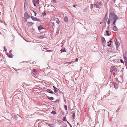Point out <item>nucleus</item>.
Masks as SVG:
<instances>
[{"label":"nucleus","mask_w":127,"mask_h":127,"mask_svg":"<svg viewBox=\"0 0 127 127\" xmlns=\"http://www.w3.org/2000/svg\"><path fill=\"white\" fill-rule=\"evenodd\" d=\"M118 19V18L113 12L110 13L109 14V18L108 20L107 23L108 24H110V20L111 21H114L113 24L114 25L115 24V23L116 20Z\"/></svg>","instance_id":"obj_1"},{"label":"nucleus","mask_w":127,"mask_h":127,"mask_svg":"<svg viewBox=\"0 0 127 127\" xmlns=\"http://www.w3.org/2000/svg\"><path fill=\"white\" fill-rule=\"evenodd\" d=\"M117 69L116 67L115 66H112L111 67L110 71V72H113L115 73L116 72Z\"/></svg>","instance_id":"obj_2"},{"label":"nucleus","mask_w":127,"mask_h":127,"mask_svg":"<svg viewBox=\"0 0 127 127\" xmlns=\"http://www.w3.org/2000/svg\"><path fill=\"white\" fill-rule=\"evenodd\" d=\"M24 17L25 19H27L31 17V16L27 12H26L24 13Z\"/></svg>","instance_id":"obj_3"},{"label":"nucleus","mask_w":127,"mask_h":127,"mask_svg":"<svg viewBox=\"0 0 127 127\" xmlns=\"http://www.w3.org/2000/svg\"><path fill=\"white\" fill-rule=\"evenodd\" d=\"M12 50H10L9 51V54L8 53H6V55L7 56L10 58H12L13 56V55L11 53Z\"/></svg>","instance_id":"obj_4"},{"label":"nucleus","mask_w":127,"mask_h":127,"mask_svg":"<svg viewBox=\"0 0 127 127\" xmlns=\"http://www.w3.org/2000/svg\"><path fill=\"white\" fill-rule=\"evenodd\" d=\"M32 2L35 6H36V4H37L39 3V0H33Z\"/></svg>","instance_id":"obj_5"},{"label":"nucleus","mask_w":127,"mask_h":127,"mask_svg":"<svg viewBox=\"0 0 127 127\" xmlns=\"http://www.w3.org/2000/svg\"><path fill=\"white\" fill-rule=\"evenodd\" d=\"M102 5V3L101 2H97L96 3V5L97 8L98 7H100V6Z\"/></svg>","instance_id":"obj_6"},{"label":"nucleus","mask_w":127,"mask_h":127,"mask_svg":"<svg viewBox=\"0 0 127 127\" xmlns=\"http://www.w3.org/2000/svg\"><path fill=\"white\" fill-rule=\"evenodd\" d=\"M32 19L34 21H40V19H37L36 17H34L33 16H32L31 17Z\"/></svg>","instance_id":"obj_7"},{"label":"nucleus","mask_w":127,"mask_h":127,"mask_svg":"<svg viewBox=\"0 0 127 127\" xmlns=\"http://www.w3.org/2000/svg\"><path fill=\"white\" fill-rule=\"evenodd\" d=\"M37 37L39 38L43 39L46 37V36L45 35H38Z\"/></svg>","instance_id":"obj_8"},{"label":"nucleus","mask_w":127,"mask_h":127,"mask_svg":"<svg viewBox=\"0 0 127 127\" xmlns=\"http://www.w3.org/2000/svg\"><path fill=\"white\" fill-rule=\"evenodd\" d=\"M38 29L39 31H40V30L44 29V28L42 27L41 25H40L38 27Z\"/></svg>","instance_id":"obj_9"},{"label":"nucleus","mask_w":127,"mask_h":127,"mask_svg":"<svg viewBox=\"0 0 127 127\" xmlns=\"http://www.w3.org/2000/svg\"><path fill=\"white\" fill-rule=\"evenodd\" d=\"M115 44L116 45L119 46V43L117 41V39L116 38H115Z\"/></svg>","instance_id":"obj_10"},{"label":"nucleus","mask_w":127,"mask_h":127,"mask_svg":"<svg viewBox=\"0 0 127 127\" xmlns=\"http://www.w3.org/2000/svg\"><path fill=\"white\" fill-rule=\"evenodd\" d=\"M107 17L106 15L104 18V19L103 20V21L105 23H106L107 22Z\"/></svg>","instance_id":"obj_11"},{"label":"nucleus","mask_w":127,"mask_h":127,"mask_svg":"<svg viewBox=\"0 0 127 127\" xmlns=\"http://www.w3.org/2000/svg\"><path fill=\"white\" fill-rule=\"evenodd\" d=\"M33 24L34 23L31 22H27L28 25V26H32Z\"/></svg>","instance_id":"obj_12"},{"label":"nucleus","mask_w":127,"mask_h":127,"mask_svg":"<svg viewBox=\"0 0 127 127\" xmlns=\"http://www.w3.org/2000/svg\"><path fill=\"white\" fill-rule=\"evenodd\" d=\"M32 73L34 75H35L36 74V69H33L32 71Z\"/></svg>","instance_id":"obj_13"},{"label":"nucleus","mask_w":127,"mask_h":127,"mask_svg":"<svg viewBox=\"0 0 127 127\" xmlns=\"http://www.w3.org/2000/svg\"><path fill=\"white\" fill-rule=\"evenodd\" d=\"M64 21L65 22H67L68 21V18L66 17H65L64 18Z\"/></svg>","instance_id":"obj_14"},{"label":"nucleus","mask_w":127,"mask_h":127,"mask_svg":"<svg viewBox=\"0 0 127 127\" xmlns=\"http://www.w3.org/2000/svg\"><path fill=\"white\" fill-rule=\"evenodd\" d=\"M47 97L49 99L51 100H53L54 99L53 97H49L48 96Z\"/></svg>","instance_id":"obj_15"},{"label":"nucleus","mask_w":127,"mask_h":127,"mask_svg":"<svg viewBox=\"0 0 127 127\" xmlns=\"http://www.w3.org/2000/svg\"><path fill=\"white\" fill-rule=\"evenodd\" d=\"M47 92L49 93H51L52 94H54V93L52 91H50L49 90H48L47 91Z\"/></svg>","instance_id":"obj_16"},{"label":"nucleus","mask_w":127,"mask_h":127,"mask_svg":"<svg viewBox=\"0 0 127 127\" xmlns=\"http://www.w3.org/2000/svg\"><path fill=\"white\" fill-rule=\"evenodd\" d=\"M118 85L117 84H114V87L116 89H117L118 87Z\"/></svg>","instance_id":"obj_17"},{"label":"nucleus","mask_w":127,"mask_h":127,"mask_svg":"<svg viewBox=\"0 0 127 127\" xmlns=\"http://www.w3.org/2000/svg\"><path fill=\"white\" fill-rule=\"evenodd\" d=\"M72 62H67L64 63V64H67V65H69L71 64Z\"/></svg>","instance_id":"obj_18"},{"label":"nucleus","mask_w":127,"mask_h":127,"mask_svg":"<svg viewBox=\"0 0 127 127\" xmlns=\"http://www.w3.org/2000/svg\"><path fill=\"white\" fill-rule=\"evenodd\" d=\"M113 29L115 31H117L118 30V28L116 26H115L114 27Z\"/></svg>","instance_id":"obj_19"},{"label":"nucleus","mask_w":127,"mask_h":127,"mask_svg":"<svg viewBox=\"0 0 127 127\" xmlns=\"http://www.w3.org/2000/svg\"><path fill=\"white\" fill-rule=\"evenodd\" d=\"M48 125L50 127H55V126L54 124H48Z\"/></svg>","instance_id":"obj_20"},{"label":"nucleus","mask_w":127,"mask_h":127,"mask_svg":"<svg viewBox=\"0 0 127 127\" xmlns=\"http://www.w3.org/2000/svg\"><path fill=\"white\" fill-rule=\"evenodd\" d=\"M19 117V116L18 114L14 115V117L16 120H17V118Z\"/></svg>","instance_id":"obj_21"},{"label":"nucleus","mask_w":127,"mask_h":127,"mask_svg":"<svg viewBox=\"0 0 127 127\" xmlns=\"http://www.w3.org/2000/svg\"><path fill=\"white\" fill-rule=\"evenodd\" d=\"M61 52H65L66 51L65 48H64L63 49H61Z\"/></svg>","instance_id":"obj_22"},{"label":"nucleus","mask_w":127,"mask_h":127,"mask_svg":"<svg viewBox=\"0 0 127 127\" xmlns=\"http://www.w3.org/2000/svg\"><path fill=\"white\" fill-rule=\"evenodd\" d=\"M101 39L102 42L103 43H105V40L104 38L103 37H102L101 38Z\"/></svg>","instance_id":"obj_23"},{"label":"nucleus","mask_w":127,"mask_h":127,"mask_svg":"<svg viewBox=\"0 0 127 127\" xmlns=\"http://www.w3.org/2000/svg\"><path fill=\"white\" fill-rule=\"evenodd\" d=\"M75 113H73L72 117H73V119L74 120V119H75Z\"/></svg>","instance_id":"obj_24"},{"label":"nucleus","mask_w":127,"mask_h":127,"mask_svg":"<svg viewBox=\"0 0 127 127\" xmlns=\"http://www.w3.org/2000/svg\"><path fill=\"white\" fill-rule=\"evenodd\" d=\"M54 92L55 93H57L58 92V89L57 88H56L55 89H54Z\"/></svg>","instance_id":"obj_25"},{"label":"nucleus","mask_w":127,"mask_h":127,"mask_svg":"<svg viewBox=\"0 0 127 127\" xmlns=\"http://www.w3.org/2000/svg\"><path fill=\"white\" fill-rule=\"evenodd\" d=\"M51 113L55 114H56V112L54 111H53L51 112Z\"/></svg>","instance_id":"obj_26"},{"label":"nucleus","mask_w":127,"mask_h":127,"mask_svg":"<svg viewBox=\"0 0 127 127\" xmlns=\"http://www.w3.org/2000/svg\"><path fill=\"white\" fill-rule=\"evenodd\" d=\"M64 107L65 109L66 110H67V106L66 105H64Z\"/></svg>","instance_id":"obj_27"},{"label":"nucleus","mask_w":127,"mask_h":127,"mask_svg":"<svg viewBox=\"0 0 127 127\" xmlns=\"http://www.w3.org/2000/svg\"><path fill=\"white\" fill-rule=\"evenodd\" d=\"M124 58L125 60V62H127V58L126 57H124Z\"/></svg>","instance_id":"obj_28"},{"label":"nucleus","mask_w":127,"mask_h":127,"mask_svg":"<svg viewBox=\"0 0 127 127\" xmlns=\"http://www.w3.org/2000/svg\"><path fill=\"white\" fill-rule=\"evenodd\" d=\"M42 15L43 16H45L46 15V13L45 12H44L42 14Z\"/></svg>","instance_id":"obj_29"},{"label":"nucleus","mask_w":127,"mask_h":127,"mask_svg":"<svg viewBox=\"0 0 127 127\" xmlns=\"http://www.w3.org/2000/svg\"><path fill=\"white\" fill-rule=\"evenodd\" d=\"M66 120V118L65 117H63V120L64 121H65Z\"/></svg>","instance_id":"obj_30"},{"label":"nucleus","mask_w":127,"mask_h":127,"mask_svg":"<svg viewBox=\"0 0 127 127\" xmlns=\"http://www.w3.org/2000/svg\"><path fill=\"white\" fill-rule=\"evenodd\" d=\"M106 32L107 33V35L108 36L109 35V31H106Z\"/></svg>","instance_id":"obj_31"},{"label":"nucleus","mask_w":127,"mask_h":127,"mask_svg":"<svg viewBox=\"0 0 127 127\" xmlns=\"http://www.w3.org/2000/svg\"><path fill=\"white\" fill-rule=\"evenodd\" d=\"M52 1L53 3H54L56 2V0H52Z\"/></svg>","instance_id":"obj_32"},{"label":"nucleus","mask_w":127,"mask_h":127,"mask_svg":"<svg viewBox=\"0 0 127 127\" xmlns=\"http://www.w3.org/2000/svg\"><path fill=\"white\" fill-rule=\"evenodd\" d=\"M59 22H60V21L59 20V19H58L57 20V21H56V23L58 24L59 23Z\"/></svg>","instance_id":"obj_33"},{"label":"nucleus","mask_w":127,"mask_h":127,"mask_svg":"<svg viewBox=\"0 0 127 127\" xmlns=\"http://www.w3.org/2000/svg\"><path fill=\"white\" fill-rule=\"evenodd\" d=\"M59 101H60V99H58L55 101V102H59Z\"/></svg>","instance_id":"obj_34"},{"label":"nucleus","mask_w":127,"mask_h":127,"mask_svg":"<svg viewBox=\"0 0 127 127\" xmlns=\"http://www.w3.org/2000/svg\"><path fill=\"white\" fill-rule=\"evenodd\" d=\"M4 50L6 52L7 51V49H6V47L5 46L4 47Z\"/></svg>","instance_id":"obj_35"},{"label":"nucleus","mask_w":127,"mask_h":127,"mask_svg":"<svg viewBox=\"0 0 127 127\" xmlns=\"http://www.w3.org/2000/svg\"><path fill=\"white\" fill-rule=\"evenodd\" d=\"M107 43H108V44L107 45V46H110L111 45V43H110V44H109V42H108Z\"/></svg>","instance_id":"obj_36"},{"label":"nucleus","mask_w":127,"mask_h":127,"mask_svg":"<svg viewBox=\"0 0 127 127\" xmlns=\"http://www.w3.org/2000/svg\"><path fill=\"white\" fill-rule=\"evenodd\" d=\"M91 8H93V5L92 4H91Z\"/></svg>","instance_id":"obj_37"},{"label":"nucleus","mask_w":127,"mask_h":127,"mask_svg":"<svg viewBox=\"0 0 127 127\" xmlns=\"http://www.w3.org/2000/svg\"><path fill=\"white\" fill-rule=\"evenodd\" d=\"M121 62L122 63H123V61L122 60H121Z\"/></svg>","instance_id":"obj_38"},{"label":"nucleus","mask_w":127,"mask_h":127,"mask_svg":"<svg viewBox=\"0 0 127 127\" xmlns=\"http://www.w3.org/2000/svg\"><path fill=\"white\" fill-rule=\"evenodd\" d=\"M53 87L54 88V89H56V87L54 86H53Z\"/></svg>","instance_id":"obj_39"},{"label":"nucleus","mask_w":127,"mask_h":127,"mask_svg":"<svg viewBox=\"0 0 127 127\" xmlns=\"http://www.w3.org/2000/svg\"><path fill=\"white\" fill-rule=\"evenodd\" d=\"M75 60L77 62V61H78V59L77 58H76V60Z\"/></svg>","instance_id":"obj_40"},{"label":"nucleus","mask_w":127,"mask_h":127,"mask_svg":"<svg viewBox=\"0 0 127 127\" xmlns=\"http://www.w3.org/2000/svg\"><path fill=\"white\" fill-rule=\"evenodd\" d=\"M67 123L69 125H70V123L68 122V121H67Z\"/></svg>","instance_id":"obj_41"},{"label":"nucleus","mask_w":127,"mask_h":127,"mask_svg":"<svg viewBox=\"0 0 127 127\" xmlns=\"http://www.w3.org/2000/svg\"><path fill=\"white\" fill-rule=\"evenodd\" d=\"M73 7H75V5H73Z\"/></svg>","instance_id":"obj_42"},{"label":"nucleus","mask_w":127,"mask_h":127,"mask_svg":"<svg viewBox=\"0 0 127 127\" xmlns=\"http://www.w3.org/2000/svg\"><path fill=\"white\" fill-rule=\"evenodd\" d=\"M112 41L111 40H110L109 42L111 43L112 42Z\"/></svg>","instance_id":"obj_43"},{"label":"nucleus","mask_w":127,"mask_h":127,"mask_svg":"<svg viewBox=\"0 0 127 127\" xmlns=\"http://www.w3.org/2000/svg\"><path fill=\"white\" fill-rule=\"evenodd\" d=\"M27 19H26V20H25V22H27Z\"/></svg>","instance_id":"obj_44"},{"label":"nucleus","mask_w":127,"mask_h":127,"mask_svg":"<svg viewBox=\"0 0 127 127\" xmlns=\"http://www.w3.org/2000/svg\"><path fill=\"white\" fill-rule=\"evenodd\" d=\"M83 10V11H85V9H84V10Z\"/></svg>","instance_id":"obj_45"},{"label":"nucleus","mask_w":127,"mask_h":127,"mask_svg":"<svg viewBox=\"0 0 127 127\" xmlns=\"http://www.w3.org/2000/svg\"><path fill=\"white\" fill-rule=\"evenodd\" d=\"M34 13H35V16H36V13H35V12H34Z\"/></svg>","instance_id":"obj_46"},{"label":"nucleus","mask_w":127,"mask_h":127,"mask_svg":"<svg viewBox=\"0 0 127 127\" xmlns=\"http://www.w3.org/2000/svg\"><path fill=\"white\" fill-rule=\"evenodd\" d=\"M93 106V109H94V107H93V106Z\"/></svg>","instance_id":"obj_47"},{"label":"nucleus","mask_w":127,"mask_h":127,"mask_svg":"<svg viewBox=\"0 0 127 127\" xmlns=\"http://www.w3.org/2000/svg\"><path fill=\"white\" fill-rule=\"evenodd\" d=\"M47 51H50V50H47Z\"/></svg>","instance_id":"obj_48"},{"label":"nucleus","mask_w":127,"mask_h":127,"mask_svg":"<svg viewBox=\"0 0 127 127\" xmlns=\"http://www.w3.org/2000/svg\"><path fill=\"white\" fill-rule=\"evenodd\" d=\"M63 45H62V47H63Z\"/></svg>","instance_id":"obj_49"},{"label":"nucleus","mask_w":127,"mask_h":127,"mask_svg":"<svg viewBox=\"0 0 127 127\" xmlns=\"http://www.w3.org/2000/svg\"><path fill=\"white\" fill-rule=\"evenodd\" d=\"M77 126H78V123H77Z\"/></svg>","instance_id":"obj_50"}]
</instances>
